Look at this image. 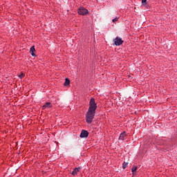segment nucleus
Listing matches in <instances>:
<instances>
[{"mask_svg":"<svg viewBox=\"0 0 177 177\" xmlns=\"http://www.w3.org/2000/svg\"><path fill=\"white\" fill-rule=\"evenodd\" d=\"M96 109H97V104H96L94 98H91L89 102L88 111L96 113Z\"/></svg>","mask_w":177,"mask_h":177,"instance_id":"nucleus-2","label":"nucleus"},{"mask_svg":"<svg viewBox=\"0 0 177 177\" xmlns=\"http://www.w3.org/2000/svg\"><path fill=\"white\" fill-rule=\"evenodd\" d=\"M70 84V80L68 78H66L65 82L64 83V86H67Z\"/></svg>","mask_w":177,"mask_h":177,"instance_id":"nucleus-10","label":"nucleus"},{"mask_svg":"<svg viewBox=\"0 0 177 177\" xmlns=\"http://www.w3.org/2000/svg\"><path fill=\"white\" fill-rule=\"evenodd\" d=\"M127 167H128V162H124L123 164H122L123 169H125Z\"/></svg>","mask_w":177,"mask_h":177,"instance_id":"nucleus-11","label":"nucleus"},{"mask_svg":"<svg viewBox=\"0 0 177 177\" xmlns=\"http://www.w3.org/2000/svg\"><path fill=\"white\" fill-rule=\"evenodd\" d=\"M137 169H138V167L133 166V167L131 169V172H133V174L134 172H136Z\"/></svg>","mask_w":177,"mask_h":177,"instance_id":"nucleus-12","label":"nucleus"},{"mask_svg":"<svg viewBox=\"0 0 177 177\" xmlns=\"http://www.w3.org/2000/svg\"><path fill=\"white\" fill-rule=\"evenodd\" d=\"M53 106L50 102H46L44 105L41 106L42 110H46V109H52Z\"/></svg>","mask_w":177,"mask_h":177,"instance_id":"nucleus-6","label":"nucleus"},{"mask_svg":"<svg viewBox=\"0 0 177 177\" xmlns=\"http://www.w3.org/2000/svg\"><path fill=\"white\" fill-rule=\"evenodd\" d=\"M118 19H120V17H116L115 19L112 20L113 23H115L116 21H118Z\"/></svg>","mask_w":177,"mask_h":177,"instance_id":"nucleus-14","label":"nucleus"},{"mask_svg":"<svg viewBox=\"0 0 177 177\" xmlns=\"http://www.w3.org/2000/svg\"><path fill=\"white\" fill-rule=\"evenodd\" d=\"M34 52H35V46H32L30 48V55H32L33 57L35 56V53H34Z\"/></svg>","mask_w":177,"mask_h":177,"instance_id":"nucleus-9","label":"nucleus"},{"mask_svg":"<svg viewBox=\"0 0 177 177\" xmlns=\"http://www.w3.org/2000/svg\"><path fill=\"white\" fill-rule=\"evenodd\" d=\"M24 73H21L20 75H19V78H20L21 80L22 79V78H24Z\"/></svg>","mask_w":177,"mask_h":177,"instance_id":"nucleus-15","label":"nucleus"},{"mask_svg":"<svg viewBox=\"0 0 177 177\" xmlns=\"http://www.w3.org/2000/svg\"><path fill=\"white\" fill-rule=\"evenodd\" d=\"M147 5V0H142V6H146Z\"/></svg>","mask_w":177,"mask_h":177,"instance_id":"nucleus-13","label":"nucleus"},{"mask_svg":"<svg viewBox=\"0 0 177 177\" xmlns=\"http://www.w3.org/2000/svg\"><path fill=\"white\" fill-rule=\"evenodd\" d=\"M80 171H81V167H75L73 171H72V175L73 176H75V175H77L78 174V172H80Z\"/></svg>","mask_w":177,"mask_h":177,"instance_id":"nucleus-7","label":"nucleus"},{"mask_svg":"<svg viewBox=\"0 0 177 177\" xmlns=\"http://www.w3.org/2000/svg\"><path fill=\"white\" fill-rule=\"evenodd\" d=\"M80 136V138H88V136H89V132L86 130H82Z\"/></svg>","mask_w":177,"mask_h":177,"instance_id":"nucleus-5","label":"nucleus"},{"mask_svg":"<svg viewBox=\"0 0 177 177\" xmlns=\"http://www.w3.org/2000/svg\"><path fill=\"white\" fill-rule=\"evenodd\" d=\"M114 44L115 46H120L124 44V40L120 37H117L115 39H113Z\"/></svg>","mask_w":177,"mask_h":177,"instance_id":"nucleus-4","label":"nucleus"},{"mask_svg":"<svg viewBox=\"0 0 177 177\" xmlns=\"http://www.w3.org/2000/svg\"><path fill=\"white\" fill-rule=\"evenodd\" d=\"M125 138H127V132L123 131L122 133H120L119 139L120 140H124V139H125Z\"/></svg>","mask_w":177,"mask_h":177,"instance_id":"nucleus-8","label":"nucleus"},{"mask_svg":"<svg viewBox=\"0 0 177 177\" xmlns=\"http://www.w3.org/2000/svg\"><path fill=\"white\" fill-rule=\"evenodd\" d=\"M95 114H96V112L88 110L86 113V122H87V124H92L93 118H95Z\"/></svg>","mask_w":177,"mask_h":177,"instance_id":"nucleus-1","label":"nucleus"},{"mask_svg":"<svg viewBox=\"0 0 177 177\" xmlns=\"http://www.w3.org/2000/svg\"><path fill=\"white\" fill-rule=\"evenodd\" d=\"M78 15H80V16H85L86 15H88L89 11L84 8V7H81L77 10Z\"/></svg>","mask_w":177,"mask_h":177,"instance_id":"nucleus-3","label":"nucleus"}]
</instances>
